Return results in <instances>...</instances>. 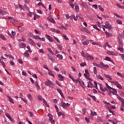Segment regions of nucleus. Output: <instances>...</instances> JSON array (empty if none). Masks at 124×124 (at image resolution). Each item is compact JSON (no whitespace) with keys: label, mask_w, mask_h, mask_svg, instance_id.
<instances>
[{"label":"nucleus","mask_w":124,"mask_h":124,"mask_svg":"<svg viewBox=\"0 0 124 124\" xmlns=\"http://www.w3.org/2000/svg\"><path fill=\"white\" fill-rule=\"evenodd\" d=\"M93 65L100 67V68H109V65L107 64H104L103 62H100V64H97L96 63H93Z\"/></svg>","instance_id":"f257e3e1"},{"label":"nucleus","mask_w":124,"mask_h":124,"mask_svg":"<svg viewBox=\"0 0 124 124\" xmlns=\"http://www.w3.org/2000/svg\"><path fill=\"white\" fill-rule=\"evenodd\" d=\"M105 24L106 26V29H108L109 31H113V28L112 27V26H111V24L109 23V22L106 21Z\"/></svg>","instance_id":"f03ea898"},{"label":"nucleus","mask_w":124,"mask_h":124,"mask_svg":"<svg viewBox=\"0 0 124 124\" xmlns=\"http://www.w3.org/2000/svg\"><path fill=\"white\" fill-rule=\"evenodd\" d=\"M45 84L46 86H50V85H52V86H55V85L53 83V82L51 80L48 79H47V81L45 82Z\"/></svg>","instance_id":"7ed1b4c3"},{"label":"nucleus","mask_w":124,"mask_h":124,"mask_svg":"<svg viewBox=\"0 0 124 124\" xmlns=\"http://www.w3.org/2000/svg\"><path fill=\"white\" fill-rule=\"evenodd\" d=\"M112 83H113L114 85H116V86L118 89H119V90H122V89H123V88H122V85L120 83H119V82L117 81H113Z\"/></svg>","instance_id":"20e7f679"},{"label":"nucleus","mask_w":124,"mask_h":124,"mask_svg":"<svg viewBox=\"0 0 124 124\" xmlns=\"http://www.w3.org/2000/svg\"><path fill=\"white\" fill-rule=\"evenodd\" d=\"M45 37H46L47 38V39H48V40H49V42H53V37H51L50 35H48V34H46Z\"/></svg>","instance_id":"39448f33"},{"label":"nucleus","mask_w":124,"mask_h":124,"mask_svg":"<svg viewBox=\"0 0 124 124\" xmlns=\"http://www.w3.org/2000/svg\"><path fill=\"white\" fill-rule=\"evenodd\" d=\"M87 87L88 88H93V82H92L91 81H88Z\"/></svg>","instance_id":"423d86ee"},{"label":"nucleus","mask_w":124,"mask_h":124,"mask_svg":"<svg viewBox=\"0 0 124 124\" xmlns=\"http://www.w3.org/2000/svg\"><path fill=\"white\" fill-rule=\"evenodd\" d=\"M86 59H87V60H89V61H93L94 60L93 57V56L89 55V54H87V56H86Z\"/></svg>","instance_id":"0eeeda50"},{"label":"nucleus","mask_w":124,"mask_h":124,"mask_svg":"<svg viewBox=\"0 0 124 124\" xmlns=\"http://www.w3.org/2000/svg\"><path fill=\"white\" fill-rule=\"evenodd\" d=\"M108 94H109V95H111V94H112V93L115 95H118V94H117L116 93H115L114 92H112L111 90H109L108 91Z\"/></svg>","instance_id":"6e6552de"},{"label":"nucleus","mask_w":124,"mask_h":124,"mask_svg":"<svg viewBox=\"0 0 124 124\" xmlns=\"http://www.w3.org/2000/svg\"><path fill=\"white\" fill-rule=\"evenodd\" d=\"M7 97H8L9 101L11 102V103H12V104H14V101H13V99H12V98H11V97H10V96L7 95Z\"/></svg>","instance_id":"1a4fd4ad"},{"label":"nucleus","mask_w":124,"mask_h":124,"mask_svg":"<svg viewBox=\"0 0 124 124\" xmlns=\"http://www.w3.org/2000/svg\"><path fill=\"white\" fill-rule=\"evenodd\" d=\"M104 76H105V77H106V78H108V79H109V80H110L111 81L112 77H111V76H110L109 75H107L106 74H104Z\"/></svg>","instance_id":"9d476101"},{"label":"nucleus","mask_w":124,"mask_h":124,"mask_svg":"<svg viewBox=\"0 0 124 124\" xmlns=\"http://www.w3.org/2000/svg\"><path fill=\"white\" fill-rule=\"evenodd\" d=\"M29 44H31V45H34V44H35L34 42H33V40L31 39H29L28 40Z\"/></svg>","instance_id":"9b49d317"},{"label":"nucleus","mask_w":124,"mask_h":124,"mask_svg":"<svg viewBox=\"0 0 124 124\" xmlns=\"http://www.w3.org/2000/svg\"><path fill=\"white\" fill-rule=\"evenodd\" d=\"M47 20L48 21H49V22H51V23H53V24H55V23H56L54 19L51 17H47Z\"/></svg>","instance_id":"f8f14e48"},{"label":"nucleus","mask_w":124,"mask_h":124,"mask_svg":"<svg viewBox=\"0 0 124 124\" xmlns=\"http://www.w3.org/2000/svg\"><path fill=\"white\" fill-rule=\"evenodd\" d=\"M58 77L59 78H60L59 80L60 81H63V79H64V77L63 76H62V74H58Z\"/></svg>","instance_id":"ddd939ff"},{"label":"nucleus","mask_w":124,"mask_h":124,"mask_svg":"<svg viewBox=\"0 0 124 124\" xmlns=\"http://www.w3.org/2000/svg\"><path fill=\"white\" fill-rule=\"evenodd\" d=\"M117 96V98L118 99H119L120 100V101H121L122 102V103L123 102H124V99L121 97L120 96H119V95L117 94V95H116Z\"/></svg>","instance_id":"4468645a"},{"label":"nucleus","mask_w":124,"mask_h":124,"mask_svg":"<svg viewBox=\"0 0 124 124\" xmlns=\"http://www.w3.org/2000/svg\"><path fill=\"white\" fill-rule=\"evenodd\" d=\"M20 48H24L26 47V45L24 43H21L19 45Z\"/></svg>","instance_id":"2eb2a0df"},{"label":"nucleus","mask_w":124,"mask_h":124,"mask_svg":"<svg viewBox=\"0 0 124 124\" xmlns=\"http://www.w3.org/2000/svg\"><path fill=\"white\" fill-rule=\"evenodd\" d=\"M47 57L49 59V60H50V61H51L52 62H54L55 59H54V58H53L52 57V56H51V55H48Z\"/></svg>","instance_id":"dca6fc26"},{"label":"nucleus","mask_w":124,"mask_h":124,"mask_svg":"<svg viewBox=\"0 0 124 124\" xmlns=\"http://www.w3.org/2000/svg\"><path fill=\"white\" fill-rule=\"evenodd\" d=\"M108 55H110V56H115V52L114 51H108Z\"/></svg>","instance_id":"f3484780"},{"label":"nucleus","mask_w":124,"mask_h":124,"mask_svg":"<svg viewBox=\"0 0 124 124\" xmlns=\"http://www.w3.org/2000/svg\"><path fill=\"white\" fill-rule=\"evenodd\" d=\"M60 105L61 107H63V108H64L66 106L65 103H62V102L60 103Z\"/></svg>","instance_id":"a211bd4d"},{"label":"nucleus","mask_w":124,"mask_h":124,"mask_svg":"<svg viewBox=\"0 0 124 124\" xmlns=\"http://www.w3.org/2000/svg\"><path fill=\"white\" fill-rule=\"evenodd\" d=\"M89 43H90V42L88 40H86L84 42H83L82 43V44L84 46H87V45H88L89 44Z\"/></svg>","instance_id":"6ab92c4d"},{"label":"nucleus","mask_w":124,"mask_h":124,"mask_svg":"<svg viewBox=\"0 0 124 124\" xmlns=\"http://www.w3.org/2000/svg\"><path fill=\"white\" fill-rule=\"evenodd\" d=\"M18 29L20 31H25V28L21 26H18Z\"/></svg>","instance_id":"aec40b11"},{"label":"nucleus","mask_w":124,"mask_h":124,"mask_svg":"<svg viewBox=\"0 0 124 124\" xmlns=\"http://www.w3.org/2000/svg\"><path fill=\"white\" fill-rule=\"evenodd\" d=\"M88 95L90 96V97H92L93 98V100H94V101H96V98L95 97V96H93L91 95V94H88Z\"/></svg>","instance_id":"412c9836"},{"label":"nucleus","mask_w":124,"mask_h":124,"mask_svg":"<svg viewBox=\"0 0 124 124\" xmlns=\"http://www.w3.org/2000/svg\"><path fill=\"white\" fill-rule=\"evenodd\" d=\"M106 34H107V37H109V36H112V33L110 32H107V31H105Z\"/></svg>","instance_id":"4be33fe9"},{"label":"nucleus","mask_w":124,"mask_h":124,"mask_svg":"<svg viewBox=\"0 0 124 124\" xmlns=\"http://www.w3.org/2000/svg\"><path fill=\"white\" fill-rule=\"evenodd\" d=\"M35 86L37 89V90H40V87H39V85H38V83H37V82H35Z\"/></svg>","instance_id":"5701e85b"},{"label":"nucleus","mask_w":124,"mask_h":124,"mask_svg":"<svg viewBox=\"0 0 124 124\" xmlns=\"http://www.w3.org/2000/svg\"><path fill=\"white\" fill-rule=\"evenodd\" d=\"M99 85H100V90L101 91V92H103V93H104L105 92V90H104L103 87H102V85H101V84H100Z\"/></svg>","instance_id":"b1692460"},{"label":"nucleus","mask_w":124,"mask_h":124,"mask_svg":"<svg viewBox=\"0 0 124 124\" xmlns=\"http://www.w3.org/2000/svg\"><path fill=\"white\" fill-rule=\"evenodd\" d=\"M96 78H97V79H99V80H102V81H103L104 79L102 77H101V76H99V75H96Z\"/></svg>","instance_id":"393cba45"},{"label":"nucleus","mask_w":124,"mask_h":124,"mask_svg":"<svg viewBox=\"0 0 124 124\" xmlns=\"http://www.w3.org/2000/svg\"><path fill=\"white\" fill-rule=\"evenodd\" d=\"M48 74H49V75H51V76L55 77V75L53 74V72H52V71H51V70H48Z\"/></svg>","instance_id":"a878e982"},{"label":"nucleus","mask_w":124,"mask_h":124,"mask_svg":"<svg viewBox=\"0 0 124 124\" xmlns=\"http://www.w3.org/2000/svg\"><path fill=\"white\" fill-rule=\"evenodd\" d=\"M57 58H58L59 59V60H62V55H61V54H58L56 56Z\"/></svg>","instance_id":"bb28decb"},{"label":"nucleus","mask_w":124,"mask_h":124,"mask_svg":"<svg viewBox=\"0 0 124 124\" xmlns=\"http://www.w3.org/2000/svg\"><path fill=\"white\" fill-rule=\"evenodd\" d=\"M57 47L59 48V50H62V45L58 44L57 45Z\"/></svg>","instance_id":"cd10ccee"},{"label":"nucleus","mask_w":124,"mask_h":124,"mask_svg":"<svg viewBox=\"0 0 124 124\" xmlns=\"http://www.w3.org/2000/svg\"><path fill=\"white\" fill-rule=\"evenodd\" d=\"M93 73L96 75L97 74V70L95 67H93Z\"/></svg>","instance_id":"c85d7f7f"},{"label":"nucleus","mask_w":124,"mask_h":124,"mask_svg":"<svg viewBox=\"0 0 124 124\" xmlns=\"http://www.w3.org/2000/svg\"><path fill=\"white\" fill-rule=\"evenodd\" d=\"M0 38H2L3 40H6V38L3 35L0 34Z\"/></svg>","instance_id":"c756f323"},{"label":"nucleus","mask_w":124,"mask_h":124,"mask_svg":"<svg viewBox=\"0 0 124 124\" xmlns=\"http://www.w3.org/2000/svg\"><path fill=\"white\" fill-rule=\"evenodd\" d=\"M81 55L84 57V58H87V56H88V54H85V53H84L83 51H82L81 52Z\"/></svg>","instance_id":"7c9ffc66"},{"label":"nucleus","mask_w":124,"mask_h":124,"mask_svg":"<svg viewBox=\"0 0 124 124\" xmlns=\"http://www.w3.org/2000/svg\"><path fill=\"white\" fill-rule=\"evenodd\" d=\"M104 60L105 61H108V62H111V58L110 57H106Z\"/></svg>","instance_id":"2f4dec72"},{"label":"nucleus","mask_w":124,"mask_h":124,"mask_svg":"<svg viewBox=\"0 0 124 124\" xmlns=\"http://www.w3.org/2000/svg\"><path fill=\"white\" fill-rule=\"evenodd\" d=\"M27 96L30 100H32V97H31V94H28Z\"/></svg>","instance_id":"473e14b6"},{"label":"nucleus","mask_w":124,"mask_h":124,"mask_svg":"<svg viewBox=\"0 0 124 124\" xmlns=\"http://www.w3.org/2000/svg\"><path fill=\"white\" fill-rule=\"evenodd\" d=\"M34 38H35V39H39V40L41 41V38H40V37H39L38 35L35 36Z\"/></svg>","instance_id":"72a5a7b5"},{"label":"nucleus","mask_w":124,"mask_h":124,"mask_svg":"<svg viewBox=\"0 0 124 124\" xmlns=\"http://www.w3.org/2000/svg\"><path fill=\"white\" fill-rule=\"evenodd\" d=\"M93 28L94 29H95V30H97V31H100V30H99V29H98V28L97 27V26H96V25H93Z\"/></svg>","instance_id":"f704fd0d"},{"label":"nucleus","mask_w":124,"mask_h":124,"mask_svg":"<svg viewBox=\"0 0 124 124\" xmlns=\"http://www.w3.org/2000/svg\"><path fill=\"white\" fill-rule=\"evenodd\" d=\"M0 63H1L2 65L3 66V67H5L6 66L5 65V63L3 61H1L0 62Z\"/></svg>","instance_id":"c9c22d12"},{"label":"nucleus","mask_w":124,"mask_h":124,"mask_svg":"<svg viewBox=\"0 0 124 124\" xmlns=\"http://www.w3.org/2000/svg\"><path fill=\"white\" fill-rule=\"evenodd\" d=\"M98 7L99 9H100V10L101 11H104V9H103V8L101 7V5H99L98 6Z\"/></svg>","instance_id":"e433bc0d"},{"label":"nucleus","mask_w":124,"mask_h":124,"mask_svg":"<svg viewBox=\"0 0 124 124\" xmlns=\"http://www.w3.org/2000/svg\"><path fill=\"white\" fill-rule=\"evenodd\" d=\"M24 57L26 58H29L30 57V54L27 52L24 53Z\"/></svg>","instance_id":"4c0bfd02"},{"label":"nucleus","mask_w":124,"mask_h":124,"mask_svg":"<svg viewBox=\"0 0 124 124\" xmlns=\"http://www.w3.org/2000/svg\"><path fill=\"white\" fill-rule=\"evenodd\" d=\"M63 38H64L65 39V40H69V39H68V38H67V36H66V35L65 34H63L62 35Z\"/></svg>","instance_id":"58836bf2"},{"label":"nucleus","mask_w":124,"mask_h":124,"mask_svg":"<svg viewBox=\"0 0 124 124\" xmlns=\"http://www.w3.org/2000/svg\"><path fill=\"white\" fill-rule=\"evenodd\" d=\"M5 116H7L9 119H11V116H10V115H9L8 113H6Z\"/></svg>","instance_id":"ea45409f"},{"label":"nucleus","mask_w":124,"mask_h":124,"mask_svg":"<svg viewBox=\"0 0 124 124\" xmlns=\"http://www.w3.org/2000/svg\"><path fill=\"white\" fill-rule=\"evenodd\" d=\"M38 99L39 100H40L41 101H42V100H43V98H42V96L41 95L38 96Z\"/></svg>","instance_id":"a19ab883"},{"label":"nucleus","mask_w":124,"mask_h":124,"mask_svg":"<svg viewBox=\"0 0 124 124\" xmlns=\"http://www.w3.org/2000/svg\"><path fill=\"white\" fill-rule=\"evenodd\" d=\"M15 34H16V32H15V31H12V38H14V35H15Z\"/></svg>","instance_id":"79ce46f5"},{"label":"nucleus","mask_w":124,"mask_h":124,"mask_svg":"<svg viewBox=\"0 0 124 124\" xmlns=\"http://www.w3.org/2000/svg\"><path fill=\"white\" fill-rule=\"evenodd\" d=\"M21 99L25 103H28V100H27L25 98H21Z\"/></svg>","instance_id":"37998d69"},{"label":"nucleus","mask_w":124,"mask_h":124,"mask_svg":"<svg viewBox=\"0 0 124 124\" xmlns=\"http://www.w3.org/2000/svg\"><path fill=\"white\" fill-rule=\"evenodd\" d=\"M54 39H55V40H56V41L57 42H58V43H61V42L60 41V40H59V38H57L55 36H54Z\"/></svg>","instance_id":"c03bdc74"},{"label":"nucleus","mask_w":124,"mask_h":124,"mask_svg":"<svg viewBox=\"0 0 124 124\" xmlns=\"http://www.w3.org/2000/svg\"><path fill=\"white\" fill-rule=\"evenodd\" d=\"M84 76H85V77H86V79H88V78H90V74H84Z\"/></svg>","instance_id":"a18cd8bd"},{"label":"nucleus","mask_w":124,"mask_h":124,"mask_svg":"<svg viewBox=\"0 0 124 124\" xmlns=\"http://www.w3.org/2000/svg\"><path fill=\"white\" fill-rule=\"evenodd\" d=\"M48 116H49V121H53V117L50 116H52V114H48Z\"/></svg>","instance_id":"49530a36"},{"label":"nucleus","mask_w":124,"mask_h":124,"mask_svg":"<svg viewBox=\"0 0 124 124\" xmlns=\"http://www.w3.org/2000/svg\"><path fill=\"white\" fill-rule=\"evenodd\" d=\"M86 64H87L85 62H83V63H81L80 64V66H82V67L85 66V65H86Z\"/></svg>","instance_id":"de8ad7c7"},{"label":"nucleus","mask_w":124,"mask_h":124,"mask_svg":"<svg viewBox=\"0 0 124 124\" xmlns=\"http://www.w3.org/2000/svg\"><path fill=\"white\" fill-rule=\"evenodd\" d=\"M117 24H119V25H122V24H123V22H122V21H121L120 20H117Z\"/></svg>","instance_id":"09e8293b"},{"label":"nucleus","mask_w":124,"mask_h":124,"mask_svg":"<svg viewBox=\"0 0 124 124\" xmlns=\"http://www.w3.org/2000/svg\"><path fill=\"white\" fill-rule=\"evenodd\" d=\"M92 7L95 9H97V5L96 4L93 5Z\"/></svg>","instance_id":"8fccbe9b"},{"label":"nucleus","mask_w":124,"mask_h":124,"mask_svg":"<svg viewBox=\"0 0 124 124\" xmlns=\"http://www.w3.org/2000/svg\"><path fill=\"white\" fill-rule=\"evenodd\" d=\"M118 50L121 52V53H123L124 52V48L122 47L118 48Z\"/></svg>","instance_id":"3c124183"},{"label":"nucleus","mask_w":124,"mask_h":124,"mask_svg":"<svg viewBox=\"0 0 124 124\" xmlns=\"http://www.w3.org/2000/svg\"><path fill=\"white\" fill-rule=\"evenodd\" d=\"M111 90L113 91V93H118V92L117 91V90H116V89H115V88H112Z\"/></svg>","instance_id":"603ef678"},{"label":"nucleus","mask_w":124,"mask_h":124,"mask_svg":"<svg viewBox=\"0 0 124 124\" xmlns=\"http://www.w3.org/2000/svg\"><path fill=\"white\" fill-rule=\"evenodd\" d=\"M86 108H84L82 109V114L83 115H85V114H86Z\"/></svg>","instance_id":"864d4df0"},{"label":"nucleus","mask_w":124,"mask_h":124,"mask_svg":"<svg viewBox=\"0 0 124 124\" xmlns=\"http://www.w3.org/2000/svg\"><path fill=\"white\" fill-rule=\"evenodd\" d=\"M47 50L49 52V53H50V54H52V49H51V48H47Z\"/></svg>","instance_id":"5fc2aeb1"},{"label":"nucleus","mask_w":124,"mask_h":124,"mask_svg":"<svg viewBox=\"0 0 124 124\" xmlns=\"http://www.w3.org/2000/svg\"><path fill=\"white\" fill-rule=\"evenodd\" d=\"M76 10H79V6L78 4H76L75 6Z\"/></svg>","instance_id":"6e6d98bb"},{"label":"nucleus","mask_w":124,"mask_h":124,"mask_svg":"<svg viewBox=\"0 0 124 124\" xmlns=\"http://www.w3.org/2000/svg\"><path fill=\"white\" fill-rule=\"evenodd\" d=\"M29 113L30 115V117H33V113H32V112L29 111Z\"/></svg>","instance_id":"4d7b16f0"},{"label":"nucleus","mask_w":124,"mask_h":124,"mask_svg":"<svg viewBox=\"0 0 124 124\" xmlns=\"http://www.w3.org/2000/svg\"><path fill=\"white\" fill-rule=\"evenodd\" d=\"M50 31L53 32H56V29L55 28H51Z\"/></svg>","instance_id":"13d9d810"},{"label":"nucleus","mask_w":124,"mask_h":124,"mask_svg":"<svg viewBox=\"0 0 124 124\" xmlns=\"http://www.w3.org/2000/svg\"><path fill=\"white\" fill-rule=\"evenodd\" d=\"M58 115L59 117H61V116H62V115H63V113L62 112H58Z\"/></svg>","instance_id":"bf43d9fd"},{"label":"nucleus","mask_w":124,"mask_h":124,"mask_svg":"<svg viewBox=\"0 0 124 124\" xmlns=\"http://www.w3.org/2000/svg\"><path fill=\"white\" fill-rule=\"evenodd\" d=\"M22 74L24 76H27V73L26 72H25V71H22Z\"/></svg>","instance_id":"052dcab7"},{"label":"nucleus","mask_w":124,"mask_h":124,"mask_svg":"<svg viewBox=\"0 0 124 124\" xmlns=\"http://www.w3.org/2000/svg\"><path fill=\"white\" fill-rule=\"evenodd\" d=\"M102 17H104V18H109V16H108L104 15H102Z\"/></svg>","instance_id":"680f3d73"},{"label":"nucleus","mask_w":124,"mask_h":124,"mask_svg":"<svg viewBox=\"0 0 124 124\" xmlns=\"http://www.w3.org/2000/svg\"><path fill=\"white\" fill-rule=\"evenodd\" d=\"M57 92L61 94V93H62V90L61 89H57Z\"/></svg>","instance_id":"e2e57ef3"},{"label":"nucleus","mask_w":124,"mask_h":124,"mask_svg":"<svg viewBox=\"0 0 124 124\" xmlns=\"http://www.w3.org/2000/svg\"><path fill=\"white\" fill-rule=\"evenodd\" d=\"M33 60H34V61H38V60H39V58L37 57H36L33 58Z\"/></svg>","instance_id":"0e129e2a"},{"label":"nucleus","mask_w":124,"mask_h":124,"mask_svg":"<svg viewBox=\"0 0 124 124\" xmlns=\"http://www.w3.org/2000/svg\"><path fill=\"white\" fill-rule=\"evenodd\" d=\"M85 119L87 123H90V119L88 118L85 117Z\"/></svg>","instance_id":"69168bd1"},{"label":"nucleus","mask_w":124,"mask_h":124,"mask_svg":"<svg viewBox=\"0 0 124 124\" xmlns=\"http://www.w3.org/2000/svg\"><path fill=\"white\" fill-rule=\"evenodd\" d=\"M18 62L19 63H23V61H22V59H18Z\"/></svg>","instance_id":"338daca9"},{"label":"nucleus","mask_w":124,"mask_h":124,"mask_svg":"<svg viewBox=\"0 0 124 124\" xmlns=\"http://www.w3.org/2000/svg\"><path fill=\"white\" fill-rule=\"evenodd\" d=\"M120 95H121V96H124V92H120Z\"/></svg>","instance_id":"774afa93"}]
</instances>
